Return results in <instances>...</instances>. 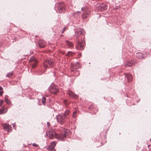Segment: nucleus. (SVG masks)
Returning <instances> with one entry per match:
<instances>
[{"label":"nucleus","instance_id":"nucleus-1","mask_svg":"<svg viewBox=\"0 0 151 151\" xmlns=\"http://www.w3.org/2000/svg\"><path fill=\"white\" fill-rule=\"evenodd\" d=\"M85 46V42L83 39L81 40L79 39L76 45V49L80 50H83Z\"/></svg>","mask_w":151,"mask_h":151},{"label":"nucleus","instance_id":"nucleus-2","mask_svg":"<svg viewBox=\"0 0 151 151\" xmlns=\"http://www.w3.org/2000/svg\"><path fill=\"white\" fill-rule=\"evenodd\" d=\"M67 132L65 130L60 133L57 134L56 138L59 140L64 141L66 139Z\"/></svg>","mask_w":151,"mask_h":151},{"label":"nucleus","instance_id":"nucleus-3","mask_svg":"<svg viewBox=\"0 0 151 151\" xmlns=\"http://www.w3.org/2000/svg\"><path fill=\"white\" fill-rule=\"evenodd\" d=\"M54 65V62L51 59H47L45 60L43 63V66L46 68L52 67Z\"/></svg>","mask_w":151,"mask_h":151},{"label":"nucleus","instance_id":"nucleus-4","mask_svg":"<svg viewBox=\"0 0 151 151\" xmlns=\"http://www.w3.org/2000/svg\"><path fill=\"white\" fill-rule=\"evenodd\" d=\"M56 118L57 122L61 124H63L66 121V119L65 118V116L62 114L57 115Z\"/></svg>","mask_w":151,"mask_h":151},{"label":"nucleus","instance_id":"nucleus-5","mask_svg":"<svg viewBox=\"0 0 151 151\" xmlns=\"http://www.w3.org/2000/svg\"><path fill=\"white\" fill-rule=\"evenodd\" d=\"M84 32V31L83 29H77L75 33V37L78 40L79 39H80L79 38L80 36H81L82 38L83 36V38H84V36L83 35Z\"/></svg>","mask_w":151,"mask_h":151},{"label":"nucleus","instance_id":"nucleus-6","mask_svg":"<svg viewBox=\"0 0 151 151\" xmlns=\"http://www.w3.org/2000/svg\"><path fill=\"white\" fill-rule=\"evenodd\" d=\"M57 134L55 131L52 129L50 130L47 132L46 135L50 139H52L54 138H56Z\"/></svg>","mask_w":151,"mask_h":151},{"label":"nucleus","instance_id":"nucleus-7","mask_svg":"<svg viewBox=\"0 0 151 151\" xmlns=\"http://www.w3.org/2000/svg\"><path fill=\"white\" fill-rule=\"evenodd\" d=\"M58 9L59 13H64L65 10L64 4L63 2H61L59 3L58 6Z\"/></svg>","mask_w":151,"mask_h":151},{"label":"nucleus","instance_id":"nucleus-8","mask_svg":"<svg viewBox=\"0 0 151 151\" xmlns=\"http://www.w3.org/2000/svg\"><path fill=\"white\" fill-rule=\"evenodd\" d=\"M136 63L135 59H131L126 62L124 64L126 67H131L134 66Z\"/></svg>","mask_w":151,"mask_h":151},{"label":"nucleus","instance_id":"nucleus-9","mask_svg":"<svg viewBox=\"0 0 151 151\" xmlns=\"http://www.w3.org/2000/svg\"><path fill=\"white\" fill-rule=\"evenodd\" d=\"M59 91L58 88L56 85H53L51 86L50 89V92L52 94H55Z\"/></svg>","mask_w":151,"mask_h":151},{"label":"nucleus","instance_id":"nucleus-10","mask_svg":"<svg viewBox=\"0 0 151 151\" xmlns=\"http://www.w3.org/2000/svg\"><path fill=\"white\" fill-rule=\"evenodd\" d=\"M96 6L102 11L105 10L107 9L106 5L103 3H98L96 5Z\"/></svg>","mask_w":151,"mask_h":151},{"label":"nucleus","instance_id":"nucleus-11","mask_svg":"<svg viewBox=\"0 0 151 151\" xmlns=\"http://www.w3.org/2000/svg\"><path fill=\"white\" fill-rule=\"evenodd\" d=\"M29 61L32 63V68H35L36 65V64L38 63L37 59L34 57L32 56L30 58Z\"/></svg>","mask_w":151,"mask_h":151},{"label":"nucleus","instance_id":"nucleus-12","mask_svg":"<svg viewBox=\"0 0 151 151\" xmlns=\"http://www.w3.org/2000/svg\"><path fill=\"white\" fill-rule=\"evenodd\" d=\"M79 64L77 63L76 64L71 63L70 69L72 71H75L79 67Z\"/></svg>","mask_w":151,"mask_h":151},{"label":"nucleus","instance_id":"nucleus-13","mask_svg":"<svg viewBox=\"0 0 151 151\" xmlns=\"http://www.w3.org/2000/svg\"><path fill=\"white\" fill-rule=\"evenodd\" d=\"M57 142L55 141L52 142L50 146H47L46 148L47 149L50 151H52L54 150V147L56 146Z\"/></svg>","mask_w":151,"mask_h":151},{"label":"nucleus","instance_id":"nucleus-14","mask_svg":"<svg viewBox=\"0 0 151 151\" xmlns=\"http://www.w3.org/2000/svg\"><path fill=\"white\" fill-rule=\"evenodd\" d=\"M68 93L70 97L73 98L77 99L78 98V96L74 94L72 91L69 90L68 91Z\"/></svg>","mask_w":151,"mask_h":151},{"label":"nucleus","instance_id":"nucleus-15","mask_svg":"<svg viewBox=\"0 0 151 151\" xmlns=\"http://www.w3.org/2000/svg\"><path fill=\"white\" fill-rule=\"evenodd\" d=\"M125 76V78H126L127 80V82H131L132 80V76L129 74H124Z\"/></svg>","mask_w":151,"mask_h":151},{"label":"nucleus","instance_id":"nucleus-16","mask_svg":"<svg viewBox=\"0 0 151 151\" xmlns=\"http://www.w3.org/2000/svg\"><path fill=\"white\" fill-rule=\"evenodd\" d=\"M38 44L40 47L43 48L45 46V42L44 40H40L38 41Z\"/></svg>","mask_w":151,"mask_h":151},{"label":"nucleus","instance_id":"nucleus-17","mask_svg":"<svg viewBox=\"0 0 151 151\" xmlns=\"http://www.w3.org/2000/svg\"><path fill=\"white\" fill-rule=\"evenodd\" d=\"M4 129L5 130H7L8 132H9L11 131L12 129V127L7 124H5L4 125Z\"/></svg>","mask_w":151,"mask_h":151},{"label":"nucleus","instance_id":"nucleus-18","mask_svg":"<svg viewBox=\"0 0 151 151\" xmlns=\"http://www.w3.org/2000/svg\"><path fill=\"white\" fill-rule=\"evenodd\" d=\"M7 110V109L5 108L4 106H2L1 109H0V114H4L6 113Z\"/></svg>","mask_w":151,"mask_h":151},{"label":"nucleus","instance_id":"nucleus-19","mask_svg":"<svg viewBox=\"0 0 151 151\" xmlns=\"http://www.w3.org/2000/svg\"><path fill=\"white\" fill-rule=\"evenodd\" d=\"M66 44L69 47L71 48L73 47L74 44L72 42H70L68 41H66Z\"/></svg>","mask_w":151,"mask_h":151},{"label":"nucleus","instance_id":"nucleus-20","mask_svg":"<svg viewBox=\"0 0 151 151\" xmlns=\"http://www.w3.org/2000/svg\"><path fill=\"white\" fill-rule=\"evenodd\" d=\"M70 112L69 111L67 110L65 111L64 114H62L65 116V118L66 119H68L69 118V115L70 114Z\"/></svg>","mask_w":151,"mask_h":151},{"label":"nucleus","instance_id":"nucleus-21","mask_svg":"<svg viewBox=\"0 0 151 151\" xmlns=\"http://www.w3.org/2000/svg\"><path fill=\"white\" fill-rule=\"evenodd\" d=\"M90 14V13L88 11L86 12V13H84L82 15V17L83 18H86L87 17V16H88Z\"/></svg>","mask_w":151,"mask_h":151},{"label":"nucleus","instance_id":"nucleus-22","mask_svg":"<svg viewBox=\"0 0 151 151\" xmlns=\"http://www.w3.org/2000/svg\"><path fill=\"white\" fill-rule=\"evenodd\" d=\"M136 56L138 58H142L144 57L142 54L141 52H139L136 53Z\"/></svg>","mask_w":151,"mask_h":151},{"label":"nucleus","instance_id":"nucleus-23","mask_svg":"<svg viewBox=\"0 0 151 151\" xmlns=\"http://www.w3.org/2000/svg\"><path fill=\"white\" fill-rule=\"evenodd\" d=\"M74 53H73L69 51L67 53V54L66 55V56L68 57L72 56L74 55Z\"/></svg>","mask_w":151,"mask_h":151},{"label":"nucleus","instance_id":"nucleus-24","mask_svg":"<svg viewBox=\"0 0 151 151\" xmlns=\"http://www.w3.org/2000/svg\"><path fill=\"white\" fill-rule=\"evenodd\" d=\"M5 101L6 103L8 104H10L11 103V102L9 99L7 97L5 98Z\"/></svg>","mask_w":151,"mask_h":151},{"label":"nucleus","instance_id":"nucleus-25","mask_svg":"<svg viewBox=\"0 0 151 151\" xmlns=\"http://www.w3.org/2000/svg\"><path fill=\"white\" fill-rule=\"evenodd\" d=\"M13 72H11L8 73L6 75V77H8L9 78L11 76H13Z\"/></svg>","mask_w":151,"mask_h":151},{"label":"nucleus","instance_id":"nucleus-26","mask_svg":"<svg viewBox=\"0 0 151 151\" xmlns=\"http://www.w3.org/2000/svg\"><path fill=\"white\" fill-rule=\"evenodd\" d=\"M46 99L45 97H43L42 99V102L43 104H45V102Z\"/></svg>","mask_w":151,"mask_h":151},{"label":"nucleus","instance_id":"nucleus-27","mask_svg":"<svg viewBox=\"0 0 151 151\" xmlns=\"http://www.w3.org/2000/svg\"><path fill=\"white\" fill-rule=\"evenodd\" d=\"M77 113V111H75L73 113V116L74 118H75L76 117V114Z\"/></svg>","mask_w":151,"mask_h":151},{"label":"nucleus","instance_id":"nucleus-28","mask_svg":"<svg viewBox=\"0 0 151 151\" xmlns=\"http://www.w3.org/2000/svg\"><path fill=\"white\" fill-rule=\"evenodd\" d=\"M3 93V88L0 87V95L1 96Z\"/></svg>","mask_w":151,"mask_h":151},{"label":"nucleus","instance_id":"nucleus-29","mask_svg":"<svg viewBox=\"0 0 151 151\" xmlns=\"http://www.w3.org/2000/svg\"><path fill=\"white\" fill-rule=\"evenodd\" d=\"M64 104L65 105H67L69 104V103L68 102L67 100H64Z\"/></svg>","mask_w":151,"mask_h":151},{"label":"nucleus","instance_id":"nucleus-30","mask_svg":"<svg viewBox=\"0 0 151 151\" xmlns=\"http://www.w3.org/2000/svg\"><path fill=\"white\" fill-rule=\"evenodd\" d=\"M4 102V101L3 100H0V107L2 105Z\"/></svg>","mask_w":151,"mask_h":151},{"label":"nucleus","instance_id":"nucleus-31","mask_svg":"<svg viewBox=\"0 0 151 151\" xmlns=\"http://www.w3.org/2000/svg\"><path fill=\"white\" fill-rule=\"evenodd\" d=\"M32 145L35 147H38V145H37V144H35V143H33V144H32Z\"/></svg>","mask_w":151,"mask_h":151},{"label":"nucleus","instance_id":"nucleus-32","mask_svg":"<svg viewBox=\"0 0 151 151\" xmlns=\"http://www.w3.org/2000/svg\"><path fill=\"white\" fill-rule=\"evenodd\" d=\"M67 29V27H65L63 28V30L62 33H63L65 31L66 29Z\"/></svg>","mask_w":151,"mask_h":151},{"label":"nucleus","instance_id":"nucleus-33","mask_svg":"<svg viewBox=\"0 0 151 151\" xmlns=\"http://www.w3.org/2000/svg\"><path fill=\"white\" fill-rule=\"evenodd\" d=\"M47 124L48 127L50 126V124L49 122H47Z\"/></svg>","mask_w":151,"mask_h":151},{"label":"nucleus","instance_id":"nucleus-34","mask_svg":"<svg viewBox=\"0 0 151 151\" xmlns=\"http://www.w3.org/2000/svg\"><path fill=\"white\" fill-rule=\"evenodd\" d=\"M79 57H81V53H79Z\"/></svg>","mask_w":151,"mask_h":151},{"label":"nucleus","instance_id":"nucleus-35","mask_svg":"<svg viewBox=\"0 0 151 151\" xmlns=\"http://www.w3.org/2000/svg\"><path fill=\"white\" fill-rule=\"evenodd\" d=\"M15 126V124H13V127H14Z\"/></svg>","mask_w":151,"mask_h":151},{"label":"nucleus","instance_id":"nucleus-36","mask_svg":"<svg viewBox=\"0 0 151 151\" xmlns=\"http://www.w3.org/2000/svg\"><path fill=\"white\" fill-rule=\"evenodd\" d=\"M84 9H85L84 8H82V10L83 11H84Z\"/></svg>","mask_w":151,"mask_h":151},{"label":"nucleus","instance_id":"nucleus-37","mask_svg":"<svg viewBox=\"0 0 151 151\" xmlns=\"http://www.w3.org/2000/svg\"><path fill=\"white\" fill-rule=\"evenodd\" d=\"M150 145H148V148H149V147H150Z\"/></svg>","mask_w":151,"mask_h":151},{"label":"nucleus","instance_id":"nucleus-38","mask_svg":"<svg viewBox=\"0 0 151 151\" xmlns=\"http://www.w3.org/2000/svg\"><path fill=\"white\" fill-rule=\"evenodd\" d=\"M65 54V52H63V54Z\"/></svg>","mask_w":151,"mask_h":151},{"label":"nucleus","instance_id":"nucleus-39","mask_svg":"<svg viewBox=\"0 0 151 151\" xmlns=\"http://www.w3.org/2000/svg\"><path fill=\"white\" fill-rule=\"evenodd\" d=\"M150 141L151 142V138L150 139Z\"/></svg>","mask_w":151,"mask_h":151}]
</instances>
